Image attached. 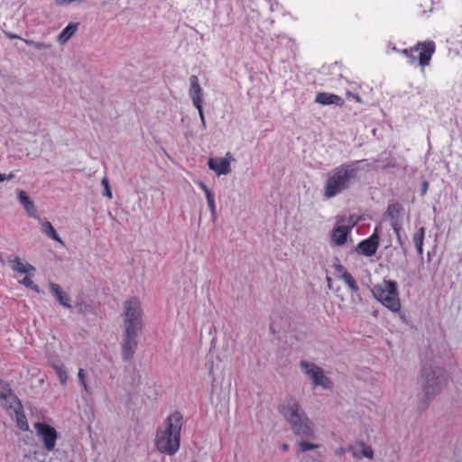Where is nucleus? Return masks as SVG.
I'll list each match as a JSON object with an SVG mask.
<instances>
[{
  "instance_id": "1",
  "label": "nucleus",
  "mask_w": 462,
  "mask_h": 462,
  "mask_svg": "<svg viewBox=\"0 0 462 462\" xmlns=\"http://www.w3.org/2000/svg\"><path fill=\"white\" fill-rule=\"evenodd\" d=\"M182 426L183 417L180 412L175 411L158 428L154 443L160 453L171 456L178 452Z\"/></svg>"
},
{
  "instance_id": "2",
  "label": "nucleus",
  "mask_w": 462,
  "mask_h": 462,
  "mask_svg": "<svg viewBox=\"0 0 462 462\" xmlns=\"http://www.w3.org/2000/svg\"><path fill=\"white\" fill-rule=\"evenodd\" d=\"M279 411L291 424L295 435L301 438H312L314 436L312 423L296 399L291 397L286 399L279 406Z\"/></svg>"
},
{
  "instance_id": "3",
  "label": "nucleus",
  "mask_w": 462,
  "mask_h": 462,
  "mask_svg": "<svg viewBox=\"0 0 462 462\" xmlns=\"http://www.w3.org/2000/svg\"><path fill=\"white\" fill-rule=\"evenodd\" d=\"M358 169L354 163H343L331 170L323 189L326 199H331L347 189L357 176Z\"/></svg>"
},
{
  "instance_id": "4",
  "label": "nucleus",
  "mask_w": 462,
  "mask_h": 462,
  "mask_svg": "<svg viewBox=\"0 0 462 462\" xmlns=\"http://www.w3.org/2000/svg\"><path fill=\"white\" fill-rule=\"evenodd\" d=\"M435 51L436 43L431 40L418 42L412 47L398 50V52L407 59L410 65H419L422 72L430 65Z\"/></svg>"
},
{
  "instance_id": "5",
  "label": "nucleus",
  "mask_w": 462,
  "mask_h": 462,
  "mask_svg": "<svg viewBox=\"0 0 462 462\" xmlns=\"http://www.w3.org/2000/svg\"><path fill=\"white\" fill-rule=\"evenodd\" d=\"M420 380L425 393V403H428L439 393L447 382L444 371L439 367L432 369L424 366L421 370Z\"/></svg>"
},
{
  "instance_id": "6",
  "label": "nucleus",
  "mask_w": 462,
  "mask_h": 462,
  "mask_svg": "<svg viewBox=\"0 0 462 462\" xmlns=\"http://www.w3.org/2000/svg\"><path fill=\"white\" fill-rule=\"evenodd\" d=\"M373 294L378 301L393 312H398L401 310V301L395 282L384 280L383 283L374 286Z\"/></svg>"
},
{
  "instance_id": "7",
  "label": "nucleus",
  "mask_w": 462,
  "mask_h": 462,
  "mask_svg": "<svg viewBox=\"0 0 462 462\" xmlns=\"http://www.w3.org/2000/svg\"><path fill=\"white\" fill-rule=\"evenodd\" d=\"M143 316V311L137 297H132L124 302V329L142 330Z\"/></svg>"
},
{
  "instance_id": "8",
  "label": "nucleus",
  "mask_w": 462,
  "mask_h": 462,
  "mask_svg": "<svg viewBox=\"0 0 462 462\" xmlns=\"http://www.w3.org/2000/svg\"><path fill=\"white\" fill-rule=\"evenodd\" d=\"M300 366L311 380L314 388L318 386H321L324 389L332 388L333 383L331 380L323 374L320 367L307 361H301Z\"/></svg>"
},
{
  "instance_id": "9",
  "label": "nucleus",
  "mask_w": 462,
  "mask_h": 462,
  "mask_svg": "<svg viewBox=\"0 0 462 462\" xmlns=\"http://www.w3.org/2000/svg\"><path fill=\"white\" fill-rule=\"evenodd\" d=\"M34 429L37 435L42 439L47 451H52L56 447L58 439L57 430L51 425L44 422H35Z\"/></svg>"
},
{
  "instance_id": "10",
  "label": "nucleus",
  "mask_w": 462,
  "mask_h": 462,
  "mask_svg": "<svg viewBox=\"0 0 462 462\" xmlns=\"http://www.w3.org/2000/svg\"><path fill=\"white\" fill-rule=\"evenodd\" d=\"M190 88L189 91V97L192 100L193 106L198 109L199 117L201 119V123L203 126L206 125L204 112L202 107L203 103V90L199 86V78L196 75H192L189 77Z\"/></svg>"
},
{
  "instance_id": "11",
  "label": "nucleus",
  "mask_w": 462,
  "mask_h": 462,
  "mask_svg": "<svg viewBox=\"0 0 462 462\" xmlns=\"http://www.w3.org/2000/svg\"><path fill=\"white\" fill-rule=\"evenodd\" d=\"M141 330L124 329L122 356L125 361H130L137 348V336Z\"/></svg>"
},
{
  "instance_id": "12",
  "label": "nucleus",
  "mask_w": 462,
  "mask_h": 462,
  "mask_svg": "<svg viewBox=\"0 0 462 462\" xmlns=\"http://www.w3.org/2000/svg\"><path fill=\"white\" fill-rule=\"evenodd\" d=\"M1 398L7 399L8 397L12 398L14 402H16L17 406L14 408L16 423L20 430L23 431L29 430V424L27 421V418L23 411V406L18 400V398L14 395L13 391L9 389L7 393H1Z\"/></svg>"
},
{
  "instance_id": "13",
  "label": "nucleus",
  "mask_w": 462,
  "mask_h": 462,
  "mask_svg": "<svg viewBox=\"0 0 462 462\" xmlns=\"http://www.w3.org/2000/svg\"><path fill=\"white\" fill-rule=\"evenodd\" d=\"M233 157L227 152L224 158H209L208 161V168L214 171L218 176L226 175L231 171L230 162Z\"/></svg>"
},
{
  "instance_id": "14",
  "label": "nucleus",
  "mask_w": 462,
  "mask_h": 462,
  "mask_svg": "<svg viewBox=\"0 0 462 462\" xmlns=\"http://www.w3.org/2000/svg\"><path fill=\"white\" fill-rule=\"evenodd\" d=\"M386 213L390 218L393 228L398 233L402 227V220L404 213L403 207L398 202L390 204Z\"/></svg>"
},
{
  "instance_id": "15",
  "label": "nucleus",
  "mask_w": 462,
  "mask_h": 462,
  "mask_svg": "<svg viewBox=\"0 0 462 462\" xmlns=\"http://www.w3.org/2000/svg\"><path fill=\"white\" fill-rule=\"evenodd\" d=\"M379 245V238L377 235H372L369 238L361 241L358 244V249L363 254L372 256L375 254Z\"/></svg>"
},
{
  "instance_id": "16",
  "label": "nucleus",
  "mask_w": 462,
  "mask_h": 462,
  "mask_svg": "<svg viewBox=\"0 0 462 462\" xmlns=\"http://www.w3.org/2000/svg\"><path fill=\"white\" fill-rule=\"evenodd\" d=\"M315 101L324 106L336 105L337 106H343L345 104V101L341 97L328 92L319 93L316 96Z\"/></svg>"
},
{
  "instance_id": "17",
  "label": "nucleus",
  "mask_w": 462,
  "mask_h": 462,
  "mask_svg": "<svg viewBox=\"0 0 462 462\" xmlns=\"http://www.w3.org/2000/svg\"><path fill=\"white\" fill-rule=\"evenodd\" d=\"M8 262L13 263L12 269L16 273L29 274L31 272L35 271V268L32 264L23 263L18 256L14 258L9 257Z\"/></svg>"
},
{
  "instance_id": "18",
  "label": "nucleus",
  "mask_w": 462,
  "mask_h": 462,
  "mask_svg": "<svg viewBox=\"0 0 462 462\" xmlns=\"http://www.w3.org/2000/svg\"><path fill=\"white\" fill-rule=\"evenodd\" d=\"M350 227L338 226L333 229L332 240L337 245H342L346 242L347 236L349 234Z\"/></svg>"
},
{
  "instance_id": "19",
  "label": "nucleus",
  "mask_w": 462,
  "mask_h": 462,
  "mask_svg": "<svg viewBox=\"0 0 462 462\" xmlns=\"http://www.w3.org/2000/svg\"><path fill=\"white\" fill-rule=\"evenodd\" d=\"M50 288H51V292L56 296L58 301L63 305L64 307H67V308H70V300H69V297L68 296L67 293H65L64 291H62V290L60 289V287L54 283V282H51L50 283Z\"/></svg>"
},
{
  "instance_id": "20",
  "label": "nucleus",
  "mask_w": 462,
  "mask_h": 462,
  "mask_svg": "<svg viewBox=\"0 0 462 462\" xmlns=\"http://www.w3.org/2000/svg\"><path fill=\"white\" fill-rule=\"evenodd\" d=\"M79 23H69L58 36L60 43L64 44L67 42L77 32Z\"/></svg>"
},
{
  "instance_id": "21",
  "label": "nucleus",
  "mask_w": 462,
  "mask_h": 462,
  "mask_svg": "<svg viewBox=\"0 0 462 462\" xmlns=\"http://www.w3.org/2000/svg\"><path fill=\"white\" fill-rule=\"evenodd\" d=\"M42 226V231L50 238L55 240L56 242L60 243V245H63V241L57 234L56 230L52 226L51 223L50 221L44 220L41 224Z\"/></svg>"
},
{
  "instance_id": "22",
  "label": "nucleus",
  "mask_w": 462,
  "mask_h": 462,
  "mask_svg": "<svg viewBox=\"0 0 462 462\" xmlns=\"http://www.w3.org/2000/svg\"><path fill=\"white\" fill-rule=\"evenodd\" d=\"M425 237V228L420 227L417 232L413 235L412 241L416 246L418 254L422 256L423 254V241Z\"/></svg>"
},
{
  "instance_id": "23",
  "label": "nucleus",
  "mask_w": 462,
  "mask_h": 462,
  "mask_svg": "<svg viewBox=\"0 0 462 462\" xmlns=\"http://www.w3.org/2000/svg\"><path fill=\"white\" fill-rule=\"evenodd\" d=\"M360 449H355L353 451V456L358 459H361L362 457H365L367 458H373L374 457V450L371 448V446H368L365 444L364 442L359 443Z\"/></svg>"
},
{
  "instance_id": "24",
  "label": "nucleus",
  "mask_w": 462,
  "mask_h": 462,
  "mask_svg": "<svg viewBox=\"0 0 462 462\" xmlns=\"http://www.w3.org/2000/svg\"><path fill=\"white\" fill-rule=\"evenodd\" d=\"M340 278L345 282V283L349 287L352 292H357L359 288L355 281L354 277L351 275L350 273L344 270L343 273L341 274Z\"/></svg>"
},
{
  "instance_id": "25",
  "label": "nucleus",
  "mask_w": 462,
  "mask_h": 462,
  "mask_svg": "<svg viewBox=\"0 0 462 462\" xmlns=\"http://www.w3.org/2000/svg\"><path fill=\"white\" fill-rule=\"evenodd\" d=\"M53 367H54L55 372L60 381V383L62 385H64L68 379V374H67L66 370L63 367L59 366V365H54Z\"/></svg>"
},
{
  "instance_id": "26",
  "label": "nucleus",
  "mask_w": 462,
  "mask_h": 462,
  "mask_svg": "<svg viewBox=\"0 0 462 462\" xmlns=\"http://www.w3.org/2000/svg\"><path fill=\"white\" fill-rule=\"evenodd\" d=\"M78 378H79V383L81 385V387L84 389L85 392L88 393L89 387L87 383L85 372L82 368L79 369Z\"/></svg>"
},
{
  "instance_id": "27",
  "label": "nucleus",
  "mask_w": 462,
  "mask_h": 462,
  "mask_svg": "<svg viewBox=\"0 0 462 462\" xmlns=\"http://www.w3.org/2000/svg\"><path fill=\"white\" fill-rule=\"evenodd\" d=\"M21 284L24 285L27 288L32 289L35 291H39L38 286L35 285L32 280L30 275H26L23 280L19 282Z\"/></svg>"
},
{
  "instance_id": "28",
  "label": "nucleus",
  "mask_w": 462,
  "mask_h": 462,
  "mask_svg": "<svg viewBox=\"0 0 462 462\" xmlns=\"http://www.w3.org/2000/svg\"><path fill=\"white\" fill-rule=\"evenodd\" d=\"M318 448H319L318 444H314V443H310V442H307V441L299 442V448H300V451H301V452H305V451L310 450V449H315Z\"/></svg>"
},
{
  "instance_id": "29",
  "label": "nucleus",
  "mask_w": 462,
  "mask_h": 462,
  "mask_svg": "<svg viewBox=\"0 0 462 462\" xmlns=\"http://www.w3.org/2000/svg\"><path fill=\"white\" fill-rule=\"evenodd\" d=\"M23 208L30 217L33 218H38L35 206L32 200L28 204L23 206Z\"/></svg>"
},
{
  "instance_id": "30",
  "label": "nucleus",
  "mask_w": 462,
  "mask_h": 462,
  "mask_svg": "<svg viewBox=\"0 0 462 462\" xmlns=\"http://www.w3.org/2000/svg\"><path fill=\"white\" fill-rule=\"evenodd\" d=\"M17 196H18V199H19L20 203L23 206H25L26 204H28L31 201L30 198L28 197L26 192L23 190H19L17 193Z\"/></svg>"
},
{
  "instance_id": "31",
  "label": "nucleus",
  "mask_w": 462,
  "mask_h": 462,
  "mask_svg": "<svg viewBox=\"0 0 462 462\" xmlns=\"http://www.w3.org/2000/svg\"><path fill=\"white\" fill-rule=\"evenodd\" d=\"M102 184H103V186L105 188L104 195L106 196L107 198L111 199L112 198V192H111V189H110L109 182H108V180L106 178H104L102 180Z\"/></svg>"
},
{
  "instance_id": "32",
  "label": "nucleus",
  "mask_w": 462,
  "mask_h": 462,
  "mask_svg": "<svg viewBox=\"0 0 462 462\" xmlns=\"http://www.w3.org/2000/svg\"><path fill=\"white\" fill-rule=\"evenodd\" d=\"M50 47H51L50 44H46L44 42H36V43L33 46V48H35L37 50H46Z\"/></svg>"
},
{
  "instance_id": "33",
  "label": "nucleus",
  "mask_w": 462,
  "mask_h": 462,
  "mask_svg": "<svg viewBox=\"0 0 462 462\" xmlns=\"http://www.w3.org/2000/svg\"><path fill=\"white\" fill-rule=\"evenodd\" d=\"M208 206L209 208V210H210L212 216H215L216 215V204H215V201H212V203L211 202L208 203Z\"/></svg>"
},
{
  "instance_id": "34",
  "label": "nucleus",
  "mask_w": 462,
  "mask_h": 462,
  "mask_svg": "<svg viewBox=\"0 0 462 462\" xmlns=\"http://www.w3.org/2000/svg\"><path fill=\"white\" fill-rule=\"evenodd\" d=\"M14 178V175L11 173L9 175H5L0 173V182L5 181L6 180H12Z\"/></svg>"
},
{
  "instance_id": "35",
  "label": "nucleus",
  "mask_w": 462,
  "mask_h": 462,
  "mask_svg": "<svg viewBox=\"0 0 462 462\" xmlns=\"http://www.w3.org/2000/svg\"><path fill=\"white\" fill-rule=\"evenodd\" d=\"M205 195H206L208 203H209V202L212 203V201H215L214 194L211 191L207 192V194H205Z\"/></svg>"
},
{
  "instance_id": "36",
  "label": "nucleus",
  "mask_w": 462,
  "mask_h": 462,
  "mask_svg": "<svg viewBox=\"0 0 462 462\" xmlns=\"http://www.w3.org/2000/svg\"><path fill=\"white\" fill-rule=\"evenodd\" d=\"M199 187L205 192V194H207V192L210 191V189L207 187V185L205 183H203L202 181L199 182Z\"/></svg>"
},
{
  "instance_id": "37",
  "label": "nucleus",
  "mask_w": 462,
  "mask_h": 462,
  "mask_svg": "<svg viewBox=\"0 0 462 462\" xmlns=\"http://www.w3.org/2000/svg\"><path fill=\"white\" fill-rule=\"evenodd\" d=\"M428 188H429V183L427 181H424L422 183V194L423 195L427 192Z\"/></svg>"
},
{
  "instance_id": "38",
  "label": "nucleus",
  "mask_w": 462,
  "mask_h": 462,
  "mask_svg": "<svg viewBox=\"0 0 462 462\" xmlns=\"http://www.w3.org/2000/svg\"><path fill=\"white\" fill-rule=\"evenodd\" d=\"M23 41L29 46H34V44L36 43V42L34 41H32V40H26V39H23Z\"/></svg>"
},
{
  "instance_id": "39",
  "label": "nucleus",
  "mask_w": 462,
  "mask_h": 462,
  "mask_svg": "<svg viewBox=\"0 0 462 462\" xmlns=\"http://www.w3.org/2000/svg\"><path fill=\"white\" fill-rule=\"evenodd\" d=\"M7 37L10 39H16V38L21 39L18 35L13 34V33H7Z\"/></svg>"
},
{
  "instance_id": "40",
  "label": "nucleus",
  "mask_w": 462,
  "mask_h": 462,
  "mask_svg": "<svg viewBox=\"0 0 462 462\" xmlns=\"http://www.w3.org/2000/svg\"><path fill=\"white\" fill-rule=\"evenodd\" d=\"M282 448L283 450H287V449L289 448V445H288V444H286V443H284V444H282Z\"/></svg>"
},
{
  "instance_id": "41",
  "label": "nucleus",
  "mask_w": 462,
  "mask_h": 462,
  "mask_svg": "<svg viewBox=\"0 0 462 462\" xmlns=\"http://www.w3.org/2000/svg\"><path fill=\"white\" fill-rule=\"evenodd\" d=\"M338 268H339V270H340V271H343V270H344V267H343V266H341V265H339V266H338Z\"/></svg>"
}]
</instances>
